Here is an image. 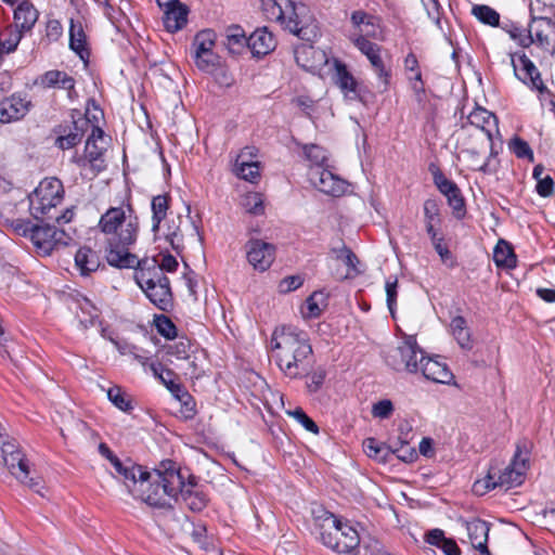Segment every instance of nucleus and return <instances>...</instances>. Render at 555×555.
<instances>
[{"mask_svg": "<svg viewBox=\"0 0 555 555\" xmlns=\"http://www.w3.org/2000/svg\"><path fill=\"white\" fill-rule=\"evenodd\" d=\"M98 229L105 236V258L109 266L129 269L138 263L137 256L129 251L140 230L139 218L130 202L109 207L100 217Z\"/></svg>", "mask_w": 555, "mask_h": 555, "instance_id": "f257e3e1", "label": "nucleus"}, {"mask_svg": "<svg viewBox=\"0 0 555 555\" xmlns=\"http://www.w3.org/2000/svg\"><path fill=\"white\" fill-rule=\"evenodd\" d=\"M144 474L128 490L133 498L154 507L169 505L170 499L178 498L182 489V474L175 462L163 461L152 473L144 470Z\"/></svg>", "mask_w": 555, "mask_h": 555, "instance_id": "f03ea898", "label": "nucleus"}, {"mask_svg": "<svg viewBox=\"0 0 555 555\" xmlns=\"http://www.w3.org/2000/svg\"><path fill=\"white\" fill-rule=\"evenodd\" d=\"M271 344L273 358L285 376L297 378L307 372L312 347L304 331L283 326L274 331Z\"/></svg>", "mask_w": 555, "mask_h": 555, "instance_id": "7ed1b4c3", "label": "nucleus"}, {"mask_svg": "<svg viewBox=\"0 0 555 555\" xmlns=\"http://www.w3.org/2000/svg\"><path fill=\"white\" fill-rule=\"evenodd\" d=\"M529 468V451L526 444L518 443L509 464L504 468L491 465L487 475L473 485V492L483 495L495 488L509 489L518 487L525 481Z\"/></svg>", "mask_w": 555, "mask_h": 555, "instance_id": "20e7f679", "label": "nucleus"}, {"mask_svg": "<svg viewBox=\"0 0 555 555\" xmlns=\"http://www.w3.org/2000/svg\"><path fill=\"white\" fill-rule=\"evenodd\" d=\"M134 280L149 300L163 311L171 309L172 293L169 279L162 272L155 258L138 260L134 267Z\"/></svg>", "mask_w": 555, "mask_h": 555, "instance_id": "39448f33", "label": "nucleus"}, {"mask_svg": "<svg viewBox=\"0 0 555 555\" xmlns=\"http://www.w3.org/2000/svg\"><path fill=\"white\" fill-rule=\"evenodd\" d=\"M320 532L322 543L337 553L357 555L360 547V534L348 521L328 514Z\"/></svg>", "mask_w": 555, "mask_h": 555, "instance_id": "423d86ee", "label": "nucleus"}, {"mask_svg": "<svg viewBox=\"0 0 555 555\" xmlns=\"http://www.w3.org/2000/svg\"><path fill=\"white\" fill-rule=\"evenodd\" d=\"M263 8L269 17L281 22L286 29L302 40L312 41L318 37L319 31L317 25L307 24L308 9L305 4L294 3V11H296V13H292L291 10H287L283 1L263 2Z\"/></svg>", "mask_w": 555, "mask_h": 555, "instance_id": "0eeeda50", "label": "nucleus"}, {"mask_svg": "<svg viewBox=\"0 0 555 555\" xmlns=\"http://www.w3.org/2000/svg\"><path fill=\"white\" fill-rule=\"evenodd\" d=\"M64 188L61 180L46 178L29 195V210L35 219H53L55 208L63 201Z\"/></svg>", "mask_w": 555, "mask_h": 555, "instance_id": "6e6552de", "label": "nucleus"}, {"mask_svg": "<svg viewBox=\"0 0 555 555\" xmlns=\"http://www.w3.org/2000/svg\"><path fill=\"white\" fill-rule=\"evenodd\" d=\"M23 234L28 236L35 247L42 254L49 255L57 246H66L72 237L63 229L54 225H33L27 223Z\"/></svg>", "mask_w": 555, "mask_h": 555, "instance_id": "1a4fd4ad", "label": "nucleus"}, {"mask_svg": "<svg viewBox=\"0 0 555 555\" xmlns=\"http://www.w3.org/2000/svg\"><path fill=\"white\" fill-rule=\"evenodd\" d=\"M217 35L212 29L198 31L192 42V57L195 66L205 73H212L219 65V56L214 52Z\"/></svg>", "mask_w": 555, "mask_h": 555, "instance_id": "9d476101", "label": "nucleus"}, {"mask_svg": "<svg viewBox=\"0 0 555 555\" xmlns=\"http://www.w3.org/2000/svg\"><path fill=\"white\" fill-rule=\"evenodd\" d=\"M424 354L415 336L405 335L402 343L389 354L388 361L393 369L409 373L420 372V358Z\"/></svg>", "mask_w": 555, "mask_h": 555, "instance_id": "9b49d317", "label": "nucleus"}, {"mask_svg": "<svg viewBox=\"0 0 555 555\" xmlns=\"http://www.w3.org/2000/svg\"><path fill=\"white\" fill-rule=\"evenodd\" d=\"M354 47L366 56L384 90H387L390 83L391 69L383 59V48L370 39H363L361 36L354 39Z\"/></svg>", "mask_w": 555, "mask_h": 555, "instance_id": "f8f14e48", "label": "nucleus"}, {"mask_svg": "<svg viewBox=\"0 0 555 555\" xmlns=\"http://www.w3.org/2000/svg\"><path fill=\"white\" fill-rule=\"evenodd\" d=\"M5 466L9 468L11 474L20 480L22 483L26 485L28 488L34 490L36 493L40 494L41 496L44 495L42 492L43 485L42 480L39 477H29V464L28 461L25 459L24 454L22 452L13 453L11 455H5L3 457Z\"/></svg>", "mask_w": 555, "mask_h": 555, "instance_id": "ddd939ff", "label": "nucleus"}, {"mask_svg": "<svg viewBox=\"0 0 555 555\" xmlns=\"http://www.w3.org/2000/svg\"><path fill=\"white\" fill-rule=\"evenodd\" d=\"M91 134L89 135L85 146V158L80 160V165L85 166L87 162L96 171L104 169L103 154L106 150L104 142V131L96 125H90Z\"/></svg>", "mask_w": 555, "mask_h": 555, "instance_id": "4468645a", "label": "nucleus"}, {"mask_svg": "<svg viewBox=\"0 0 555 555\" xmlns=\"http://www.w3.org/2000/svg\"><path fill=\"white\" fill-rule=\"evenodd\" d=\"M294 57L298 66L312 74H319L328 63V57L323 50L308 43L297 46Z\"/></svg>", "mask_w": 555, "mask_h": 555, "instance_id": "2eb2a0df", "label": "nucleus"}, {"mask_svg": "<svg viewBox=\"0 0 555 555\" xmlns=\"http://www.w3.org/2000/svg\"><path fill=\"white\" fill-rule=\"evenodd\" d=\"M149 369L152 374L160 380V383L181 402H183L188 412H194V403L191 400L190 395L184 391V388L175 380V373L166 369L159 362H151Z\"/></svg>", "mask_w": 555, "mask_h": 555, "instance_id": "dca6fc26", "label": "nucleus"}, {"mask_svg": "<svg viewBox=\"0 0 555 555\" xmlns=\"http://www.w3.org/2000/svg\"><path fill=\"white\" fill-rule=\"evenodd\" d=\"M309 177L311 183L324 194L338 197L348 190V183L327 169L311 171Z\"/></svg>", "mask_w": 555, "mask_h": 555, "instance_id": "f3484780", "label": "nucleus"}, {"mask_svg": "<svg viewBox=\"0 0 555 555\" xmlns=\"http://www.w3.org/2000/svg\"><path fill=\"white\" fill-rule=\"evenodd\" d=\"M511 62L514 68V74L520 81L539 92H543L546 89L539 69L526 54L519 55L517 61L515 60V56L512 55Z\"/></svg>", "mask_w": 555, "mask_h": 555, "instance_id": "a211bd4d", "label": "nucleus"}, {"mask_svg": "<svg viewBox=\"0 0 555 555\" xmlns=\"http://www.w3.org/2000/svg\"><path fill=\"white\" fill-rule=\"evenodd\" d=\"M431 173L435 185L447 197L449 206L460 217L464 212L465 203L459 186L438 168L431 170Z\"/></svg>", "mask_w": 555, "mask_h": 555, "instance_id": "6ab92c4d", "label": "nucleus"}, {"mask_svg": "<svg viewBox=\"0 0 555 555\" xmlns=\"http://www.w3.org/2000/svg\"><path fill=\"white\" fill-rule=\"evenodd\" d=\"M248 262L257 270H267L274 260L273 245L260 240H251L246 245Z\"/></svg>", "mask_w": 555, "mask_h": 555, "instance_id": "aec40b11", "label": "nucleus"}, {"mask_svg": "<svg viewBox=\"0 0 555 555\" xmlns=\"http://www.w3.org/2000/svg\"><path fill=\"white\" fill-rule=\"evenodd\" d=\"M463 525L466 529L468 543L481 555H490L487 545L490 530L488 522L479 518H473L463 521Z\"/></svg>", "mask_w": 555, "mask_h": 555, "instance_id": "412c9836", "label": "nucleus"}, {"mask_svg": "<svg viewBox=\"0 0 555 555\" xmlns=\"http://www.w3.org/2000/svg\"><path fill=\"white\" fill-rule=\"evenodd\" d=\"M468 122L486 134L489 146L492 149L493 138L499 134L498 119L494 114L482 107H476L467 116Z\"/></svg>", "mask_w": 555, "mask_h": 555, "instance_id": "4be33fe9", "label": "nucleus"}, {"mask_svg": "<svg viewBox=\"0 0 555 555\" xmlns=\"http://www.w3.org/2000/svg\"><path fill=\"white\" fill-rule=\"evenodd\" d=\"M420 372L426 379L439 384H450L454 378L446 363L425 356L420 358Z\"/></svg>", "mask_w": 555, "mask_h": 555, "instance_id": "5701e85b", "label": "nucleus"}, {"mask_svg": "<svg viewBox=\"0 0 555 555\" xmlns=\"http://www.w3.org/2000/svg\"><path fill=\"white\" fill-rule=\"evenodd\" d=\"M30 106V102L21 95L13 94L0 102V122H11L23 118Z\"/></svg>", "mask_w": 555, "mask_h": 555, "instance_id": "b1692460", "label": "nucleus"}, {"mask_svg": "<svg viewBox=\"0 0 555 555\" xmlns=\"http://www.w3.org/2000/svg\"><path fill=\"white\" fill-rule=\"evenodd\" d=\"M179 495H181L188 507L193 512L203 511L209 502L207 493L196 486L194 478H191L189 482L185 483L184 477L182 476V489L179 491Z\"/></svg>", "mask_w": 555, "mask_h": 555, "instance_id": "393cba45", "label": "nucleus"}, {"mask_svg": "<svg viewBox=\"0 0 555 555\" xmlns=\"http://www.w3.org/2000/svg\"><path fill=\"white\" fill-rule=\"evenodd\" d=\"M181 217H167L162 222L160 232L155 236V240L165 238L176 251H181L183 248V234L180 228Z\"/></svg>", "mask_w": 555, "mask_h": 555, "instance_id": "a878e982", "label": "nucleus"}, {"mask_svg": "<svg viewBox=\"0 0 555 555\" xmlns=\"http://www.w3.org/2000/svg\"><path fill=\"white\" fill-rule=\"evenodd\" d=\"M333 65L335 68V81L339 89L344 92L345 96L350 100L359 98L358 82L347 66L339 60H334Z\"/></svg>", "mask_w": 555, "mask_h": 555, "instance_id": "bb28decb", "label": "nucleus"}, {"mask_svg": "<svg viewBox=\"0 0 555 555\" xmlns=\"http://www.w3.org/2000/svg\"><path fill=\"white\" fill-rule=\"evenodd\" d=\"M404 70L417 101H422L425 95V87L422 78V72L417 57L414 53H409L404 59Z\"/></svg>", "mask_w": 555, "mask_h": 555, "instance_id": "cd10ccee", "label": "nucleus"}, {"mask_svg": "<svg viewBox=\"0 0 555 555\" xmlns=\"http://www.w3.org/2000/svg\"><path fill=\"white\" fill-rule=\"evenodd\" d=\"M39 13L29 0L22 1L14 10V27L29 31L38 21Z\"/></svg>", "mask_w": 555, "mask_h": 555, "instance_id": "c85d7f7f", "label": "nucleus"}, {"mask_svg": "<svg viewBox=\"0 0 555 555\" xmlns=\"http://www.w3.org/2000/svg\"><path fill=\"white\" fill-rule=\"evenodd\" d=\"M275 48V40L271 33L267 28L256 29L248 37V49H250L253 55L263 56L269 54Z\"/></svg>", "mask_w": 555, "mask_h": 555, "instance_id": "c756f323", "label": "nucleus"}, {"mask_svg": "<svg viewBox=\"0 0 555 555\" xmlns=\"http://www.w3.org/2000/svg\"><path fill=\"white\" fill-rule=\"evenodd\" d=\"M424 540L426 543L438 547L444 555H461V550L452 538H447L444 531L435 528L426 532Z\"/></svg>", "mask_w": 555, "mask_h": 555, "instance_id": "7c9ffc66", "label": "nucleus"}, {"mask_svg": "<svg viewBox=\"0 0 555 555\" xmlns=\"http://www.w3.org/2000/svg\"><path fill=\"white\" fill-rule=\"evenodd\" d=\"M188 14L189 10L182 3H176V5L164 10L163 22L166 29L170 33L182 29L188 22Z\"/></svg>", "mask_w": 555, "mask_h": 555, "instance_id": "2f4dec72", "label": "nucleus"}, {"mask_svg": "<svg viewBox=\"0 0 555 555\" xmlns=\"http://www.w3.org/2000/svg\"><path fill=\"white\" fill-rule=\"evenodd\" d=\"M170 196L168 194L156 195L152 198V232L157 235L162 229V222L168 217L170 207Z\"/></svg>", "mask_w": 555, "mask_h": 555, "instance_id": "473e14b6", "label": "nucleus"}, {"mask_svg": "<svg viewBox=\"0 0 555 555\" xmlns=\"http://www.w3.org/2000/svg\"><path fill=\"white\" fill-rule=\"evenodd\" d=\"M89 109L87 111L86 117L79 118L78 120L74 121V131H70L69 133L65 135H60L56 139V145L62 150L70 149L75 145H77L82 137L85 131L90 126V117H89Z\"/></svg>", "mask_w": 555, "mask_h": 555, "instance_id": "72a5a7b5", "label": "nucleus"}, {"mask_svg": "<svg viewBox=\"0 0 555 555\" xmlns=\"http://www.w3.org/2000/svg\"><path fill=\"white\" fill-rule=\"evenodd\" d=\"M450 333L456 340L457 345L464 350H472L474 340L467 321L462 315L452 318L450 322Z\"/></svg>", "mask_w": 555, "mask_h": 555, "instance_id": "f704fd0d", "label": "nucleus"}, {"mask_svg": "<svg viewBox=\"0 0 555 555\" xmlns=\"http://www.w3.org/2000/svg\"><path fill=\"white\" fill-rule=\"evenodd\" d=\"M295 145L300 151V155L302 158L308 162L309 166L315 167L317 170L323 169L322 167L327 162V152L318 144H304L300 142H295Z\"/></svg>", "mask_w": 555, "mask_h": 555, "instance_id": "c9c22d12", "label": "nucleus"}, {"mask_svg": "<svg viewBox=\"0 0 555 555\" xmlns=\"http://www.w3.org/2000/svg\"><path fill=\"white\" fill-rule=\"evenodd\" d=\"M40 83L44 88H57L73 91L75 88V79L63 70H49L40 78Z\"/></svg>", "mask_w": 555, "mask_h": 555, "instance_id": "e433bc0d", "label": "nucleus"}, {"mask_svg": "<svg viewBox=\"0 0 555 555\" xmlns=\"http://www.w3.org/2000/svg\"><path fill=\"white\" fill-rule=\"evenodd\" d=\"M223 44L231 54H241L248 48V38L241 26L233 25L227 28Z\"/></svg>", "mask_w": 555, "mask_h": 555, "instance_id": "4c0bfd02", "label": "nucleus"}, {"mask_svg": "<svg viewBox=\"0 0 555 555\" xmlns=\"http://www.w3.org/2000/svg\"><path fill=\"white\" fill-rule=\"evenodd\" d=\"M75 263L80 273L86 275L95 271L100 267V257L96 251L90 247H81L75 255Z\"/></svg>", "mask_w": 555, "mask_h": 555, "instance_id": "58836bf2", "label": "nucleus"}, {"mask_svg": "<svg viewBox=\"0 0 555 555\" xmlns=\"http://www.w3.org/2000/svg\"><path fill=\"white\" fill-rule=\"evenodd\" d=\"M69 47L76 52L80 59H85L89 56V50L87 48V37L83 31L82 25L80 23H75L73 20L70 21L69 28Z\"/></svg>", "mask_w": 555, "mask_h": 555, "instance_id": "ea45409f", "label": "nucleus"}, {"mask_svg": "<svg viewBox=\"0 0 555 555\" xmlns=\"http://www.w3.org/2000/svg\"><path fill=\"white\" fill-rule=\"evenodd\" d=\"M326 305V296L322 292H314L306 299L300 312L305 319H314L321 315Z\"/></svg>", "mask_w": 555, "mask_h": 555, "instance_id": "a19ab883", "label": "nucleus"}, {"mask_svg": "<svg viewBox=\"0 0 555 555\" xmlns=\"http://www.w3.org/2000/svg\"><path fill=\"white\" fill-rule=\"evenodd\" d=\"M113 466L116 473L122 477L128 490L137 478H142V476L145 475L142 466L132 464L131 462L124 463L119 460L116 461Z\"/></svg>", "mask_w": 555, "mask_h": 555, "instance_id": "79ce46f5", "label": "nucleus"}, {"mask_svg": "<svg viewBox=\"0 0 555 555\" xmlns=\"http://www.w3.org/2000/svg\"><path fill=\"white\" fill-rule=\"evenodd\" d=\"M336 258L347 267V272L340 276L341 279H353L361 273L358 268L360 261L350 248L344 246L338 250Z\"/></svg>", "mask_w": 555, "mask_h": 555, "instance_id": "37998d69", "label": "nucleus"}, {"mask_svg": "<svg viewBox=\"0 0 555 555\" xmlns=\"http://www.w3.org/2000/svg\"><path fill=\"white\" fill-rule=\"evenodd\" d=\"M472 15L480 23L491 27H496L500 24V14L493 8L486 4L473 5Z\"/></svg>", "mask_w": 555, "mask_h": 555, "instance_id": "c03bdc74", "label": "nucleus"}, {"mask_svg": "<svg viewBox=\"0 0 555 555\" xmlns=\"http://www.w3.org/2000/svg\"><path fill=\"white\" fill-rule=\"evenodd\" d=\"M493 260L498 267L513 268L516 264L515 254L505 242L499 243L495 246Z\"/></svg>", "mask_w": 555, "mask_h": 555, "instance_id": "a18cd8bd", "label": "nucleus"}, {"mask_svg": "<svg viewBox=\"0 0 555 555\" xmlns=\"http://www.w3.org/2000/svg\"><path fill=\"white\" fill-rule=\"evenodd\" d=\"M107 397L122 412H130L133 409L131 397L118 386L111 387L107 390Z\"/></svg>", "mask_w": 555, "mask_h": 555, "instance_id": "49530a36", "label": "nucleus"}, {"mask_svg": "<svg viewBox=\"0 0 555 555\" xmlns=\"http://www.w3.org/2000/svg\"><path fill=\"white\" fill-rule=\"evenodd\" d=\"M380 34V28L377 23V18L374 16H370V21H366L365 25L362 26L359 31H352L349 36L351 42L354 44V39L361 36L363 39L369 38H378Z\"/></svg>", "mask_w": 555, "mask_h": 555, "instance_id": "de8ad7c7", "label": "nucleus"}, {"mask_svg": "<svg viewBox=\"0 0 555 555\" xmlns=\"http://www.w3.org/2000/svg\"><path fill=\"white\" fill-rule=\"evenodd\" d=\"M233 171L238 178L255 183L260 178V163H248L246 166L234 164Z\"/></svg>", "mask_w": 555, "mask_h": 555, "instance_id": "09e8293b", "label": "nucleus"}, {"mask_svg": "<svg viewBox=\"0 0 555 555\" xmlns=\"http://www.w3.org/2000/svg\"><path fill=\"white\" fill-rule=\"evenodd\" d=\"M242 205L245 210L253 215H261L263 212V201L260 193H248L243 197Z\"/></svg>", "mask_w": 555, "mask_h": 555, "instance_id": "8fccbe9b", "label": "nucleus"}, {"mask_svg": "<svg viewBox=\"0 0 555 555\" xmlns=\"http://www.w3.org/2000/svg\"><path fill=\"white\" fill-rule=\"evenodd\" d=\"M425 223H441L440 206L437 199L428 198L424 202Z\"/></svg>", "mask_w": 555, "mask_h": 555, "instance_id": "3c124183", "label": "nucleus"}, {"mask_svg": "<svg viewBox=\"0 0 555 555\" xmlns=\"http://www.w3.org/2000/svg\"><path fill=\"white\" fill-rule=\"evenodd\" d=\"M155 325H156L158 333L162 336H164L168 339L176 337L177 327L168 317H166V315L156 317Z\"/></svg>", "mask_w": 555, "mask_h": 555, "instance_id": "603ef678", "label": "nucleus"}, {"mask_svg": "<svg viewBox=\"0 0 555 555\" xmlns=\"http://www.w3.org/2000/svg\"><path fill=\"white\" fill-rule=\"evenodd\" d=\"M287 414L293 416L298 423H300L308 431L312 434H319V427L312 418H310L301 408H297L294 411H287Z\"/></svg>", "mask_w": 555, "mask_h": 555, "instance_id": "864d4df0", "label": "nucleus"}, {"mask_svg": "<svg viewBox=\"0 0 555 555\" xmlns=\"http://www.w3.org/2000/svg\"><path fill=\"white\" fill-rule=\"evenodd\" d=\"M166 351L178 360H189L190 344L184 340L176 341L168 345Z\"/></svg>", "mask_w": 555, "mask_h": 555, "instance_id": "5fc2aeb1", "label": "nucleus"}, {"mask_svg": "<svg viewBox=\"0 0 555 555\" xmlns=\"http://www.w3.org/2000/svg\"><path fill=\"white\" fill-rule=\"evenodd\" d=\"M511 150L518 158H529L531 162L533 160V152L529 144L520 139L515 138L511 142Z\"/></svg>", "mask_w": 555, "mask_h": 555, "instance_id": "6e6d98bb", "label": "nucleus"}, {"mask_svg": "<svg viewBox=\"0 0 555 555\" xmlns=\"http://www.w3.org/2000/svg\"><path fill=\"white\" fill-rule=\"evenodd\" d=\"M248 163H260L258 160V150L255 146H245L235 159L237 166H246Z\"/></svg>", "mask_w": 555, "mask_h": 555, "instance_id": "4d7b16f0", "label": "nucleus"}, {"mask_svg": "<svg viewBox=\"0 0 555 555\" xmlns=\"http://www.w3.org/2000/svg\"><path fill=\"white\" fill-rule=\"evenodd\" d=\"M433 246L444 264H447L449 268L455 267V259L448 246L443 243V238L433 243Z\"/></svg>", "mask_w": 555, "mask_h": 555, "instance_id": "13d9d810", "label": "nucleus"}, {"mask_svg": "<svg viewBox=\"0 0 555 555\" xmlns=\"http://www.w3.org/2000/svg\"><path fill=\"white\" fill-rule=\"evenodd\" d=\"M393 411V404L390 400H380L373 404L372 415L376 418H388Z\"/></svg>", "mask_w": 555, "mask_h": 555, "instance_id": "bf43d9fd", "label": "nucleus"}, {"mask_svg": "<svg viewBox=\"0 0 555 555\" xmlns=\"http://www.w3.org/2000/svg\"><path fill=\"white\" fill-rule=\"evenodd\" d=\"M397 287L398 281L395 278L393 280H387L385 284L386 297H387V306L391 314H393V310L397 301Z\"/></svg>", "mask_w": 555, "mask_h": 555, "instance_id": "052dcab7", "label": "nucleus"}, {"mask_svg": "<svg viewBox=\"0 0 555 555\" xmlns=\"http://www.w3.org/2000/svg\"><path fill=\"white\" fill-rule=\"evenodd\" d=\"M292 104L298 107L306 116H311L314 108V101L307 95H299L292 100Z\"/></svg>", "mask_w": 555, "mask_h": 555, "instance_id": "680f3d73", "label": "nucleus"}, {"mask_svg": "<svg viewBox=\"0 0 555 555\" xmlns=\"http://www.w3.org/2000/svg\"><path fill=\"white\" fill-rule=\"evenodd\" d=\"M464 153H466L470 157L473 169L479 170L483 173H491L493 171L489 166V158L481 164L478 162L479 153L476 150H465Z\"/></svg>", "mask_w": 555, "mask_h": 555, "instance_id": "e2e57ef3", "label": "nucleus"}, {"mask_svg": "<svg viewBox=\"0 0 555 555\" xmlns=\"http://www.w3.org/2000/svg\"><path fill=\"white\" fill-rule=\"evenodd\" d=\"M304 283V279L300 275H291L284 278L280 283V289L283 293H288L299 288Z\"/></svg>", "mask_w": 555, "mask_h": 555, "instance_id": "0e129e2a", "label": "nucleus"}, {"mask_svg": "<svg viewBox=\"0 0 555 555\" xmlns=\"http://www.w3.org/2000/svg\"><path fill=\"white\" fill-rule=\"evenodd\" d=\"M63 34V27L57 20H50L47 23L46 36L50 41H56Z\"/></svg>", "mask_w": 555, "mask_h": 555, "instance_id": "69168bd1", "label": "nucleus"}, {"mask_svg": "<svg viewBox=\"0 0 555 555\" xmlns=\"http://www.w3.org/2000/svg\"><path fill=\"white\" fill-rule=\"evenodd\" d=\"M554 189V181L550 176H545L542 180L537 182V193L542 197H548L552 195Z\"/></svg>", "mask_w": 555, "mask_h": 555, "instance_id": "338daca9", "label": "nucleus"}, {"mask_svg": "<svg viewBox=\"0 0 555 555\" xmlns=\"http://www.w3.org/2000/svg\"><path fill=\"white\" fill-rule=\"evenodd\" d=\"M325 379V372L322 370L313 372L309 376V380L307 382V388L310 392H317L321 386L323 385Z\"/></svg>", "mask_w": 555, "mask_h": 555, "instance_id": "774afa93", "label": "nucleus"}]
</instances>
